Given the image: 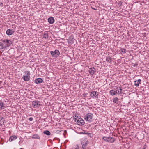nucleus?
<instances>
[{
    "instance_id": "f257e3e1",
    "label": "nucleus",
    "mask_w": 149,
    "mask_h": 149,
    "mask_svg": "<svg viewBox=\"0 0 149 149\" xmlns=\"http://www.w3.org/2000/svg\"><path fill=\"white\" fill-rule=\"evenodd\" d=\"M81 143L82 146L81 149H87V146L88 142L86 139H82Z\"/></svg>"
},
{
    "instance_id": "f03ea898",
    "label": "nucleus",
    "mask_w": 149,
    "mask_h": 149,
    "mask_svg": "<svg viewBox=\"0 0 149 149\" xmlns=\"http://www.w3.org/2000/svg\"><path fill=\"white\" fill-rule=\"evenodd\" d=\"M93 115L90 113L86 114L84 117V119L86 121H92Z\"/></svg>"
},
{
    "instance_id": "7ed1b4c3",
    "label": "nucleus",
    "mask_w": 149,
    "mask_h": 149,
    "mask_svg": "<svg viewBox=\"0 0 149 149\" xmlns=\"http://www.w3.org/2000/svg\"><path fill=\"white\" fill-rule=\"evenodd\" d=\"M50 53L52 56L54 57H57L60 54V52L58 50H55L54 51H51Z\"/></svg>"
},
{
    "instance_id": "20e7f679",
    "label": "nucleus",
    "mask_w": 149,
    "mask_h": 149,
    "mask_svg": "<svg viewBox=\"0 0 149 149\" xmlns=\"http://www.w3.org/2000/svg\"><path fill=\"white\" fill-rule=\"evenodd\" d=\"M32 105L34 108L38 107L41 105L40 102L38 101H33L32 103Z\"/></svg>"
},
{
    "instance_id": "39448f33",
    "label": "nucleus",
    "mask_w": 149,
    "mask_h": 149,
    "mask_svg": "<svg viewBox=\"0 0 149 149\" xmlns=\"http://www.w3.org/2000/svg\"><path fill=\"white\" fill-rule=\"evenodd\" d=\"M115 88H114V91H115V95L117 94H121L123 93V92L121 91H119V88L118 87H115Z\"/></svg>"
},
{
    "instance_id": "423d86ee",
    "label": "nucleus",
    "mask_w": 149,
    "mask_h": 149,
    "mask_svg": "<svg viewBox=\"0 0 149 149\" xmlns=\"http://www.w3.org/2000/svg\"><path fill=\"white\" fill-rule=\"evenodd\" d=\"M77 124L80 125H84V121L81 118H80L79 119L77 120Z\"/></svg>"
},
{
    "instance_id": "0eeeda50",
    "label": "nucleus",
    "mask_w": 149,
    "mask_h": 149,
    "mask_svg": "<svg viewBox=\"0 0 149 149\" xmlns=\"http://www.w3.org/2000/svg\"><path fill=\"white\" fill-rule=\"evenodd\" d=\"M14 32V31L12 29H9L6 31V33L8 35H10L12 34Z\"/></svg>"
},
{
    "instance_id": "6e6552de",
    "label": "nucleus",
    "mask_w": 149,
    "mask_h": 149,
    "mask_svg": "<svg viewBox=\"0 0 149 149\" xmlns=\"http://www.w3.org/2000/svg\"><path fill=\"white\" fill-rule=\"evenodd\" d=\"M43 80L41 78H38L35 79L34 81V82L36 84H38L42 82Z\"/></svg>"
},
{
    "instance_id": "1a4fd4ad",
    "label": "nucleus",
    "mask_w": 149,
    "mask_h": 149,
    "mask_svg": "<svg viewBox=\"0 0 149 149\" xmlns=\"http://www.w3.org/2000/svg\"><path fill=\"white\" fill-rule=\"evenodd\" d=\"M30 78V76L29 75L24 76L22 77V79L26 81H29Z\"/></svg>"
},
{
    "instance_id": "9d476101",
    "label": "nucleus",
    "mask_w": 149,
    "mask_h": 149,
    "mask_svg": "<svg viewBox=\"0 0 149 149\" xmlns=\"http://www.w3.org/2000/svg\"><path fill=\"white\" fill-rule=\"evenodd\" d=\"M3 42L5 43H6L7 46V47H9V46H10L11 45V44L12 43V42L10 40H9L8 39H6V40H4Z\"/></svg>"
},
{
    "instance_id": "9b49d317",
    "label": "nucleus",
    "mask_w": 149,
    "mask_h": 149,
    "mask_svg": "<svg viewBox=\"0 0 149 149\" xmlns=\"http://www.w3.org/2000/svg\"><path fill=\"white\" fill-rule=\"evenodd\" d=\"M106 61L107 63H109L111 64L112 61H113L112 58L110 56H107L106 58Z\"/></svg>"
},
{
    "instance_id": "f8f14e48",
    "label": "nucleus",
    "mask_w": 149,
    "mask_h": 149,
    "mask_svg": "<svg viewBox=\"0 0 149 149\" xmlns=\"http://www.w3.org/2000/svg\"><path fill=\"white\" fill-rule=\"evenodd\" d=\"M5 121L4 118L0 116V125H3Z\"/></svg>"
},
{
    "instance_id": "ddd939ff",
    "label": "nucleus",
    "mask_w": 149,
    "mask_h": 149,
    "mask_svg": "<svg viewBox=\"0 0 149 149\" xmlns=\"http://www.w3.org/2000/svg\"><path fill=\"white\" fill-rule=\"evenodd\" d=\"M6 104L3 102H0V109H4L6 108Z\"/></svg>"
},
{
    "instance_id": "4468645a",
    "label": "nucleus",
    "mask_w": 149,
    "mask_h": 149,
    "mask_svg": "<svg viewBox=\"0 0 149 149\" xmlns=\"http://www.w3.org/2000/svg\"><path fill=\"white\" fill-rule=\"evenodd\" d=\"M48 22L51 24H53L54 22V20L53 17H50L48 19Z\"/></svg>"
},
{
    "instance_id": "2eb2a0df",
    "label": "nucleus",
    "mask_w": 149,
    "mask_h": 149,
    "mask_svg": "<svg viewBox=\"0 0 149 149\" xmlns=\"http://www.w3.org/2000/svg\"><path fill=\"white\" fill-rule=\"evenodd\" d=\"M141 79H139L137 81H134V84L135 86H138L139 84L141 83Z\"/></svg>"
},
{
    "instance_id": "dca6fc26",
    "label": "nucleus",
    "mask_w": 149,
    "mask_h": 149,
    "mask_svg": "<svg viewBox=\"0 0 149 149\" xmlns=\"http://www.w3.org/2000/svg\"><path fill=\"white\" fill-rule=\"evenodd\" d=\"M17 139V137L15 135L11 136L9 138V141H12Z\"/></svg>"
},
{
    "instance_id": "f3484780",
    "label": "nucleus",
    "mask_w": 149,
    "mask_h": 149,
    "mask_svg": "<svg viewBox=\"0 0 149 149\" xmlns=\"http://www.w3.org/2000/svg\"><path fill=\"white\" fill-rule=\"evenodd\" d=\"M114 141L115 139L114 138L110 137H108V142L110 143H113L114 142Z\"/></svg>"
},
{
    "instance_id": "a211bd4d",
    "label": "nucleus",
    "mask_w": 149,
    "mask_h": 149,
    "mask_svg": "<svg viewBox=\"0 0 149 149\" xmlns=\"http://www.w3.org/2000/svg\"><path fill=\"white\" fill-rule=\"evenodd\" d=\"M97 93L96 91H92L90 94V96L92 97H94L96 95Z\"/></svg>"
},
{
    "instance_id": "6ab92c4d",
    "label": "nucleus",
    "mask_w": 149,
    "mask_h": 149,
    "mask_svg": "<svg viewBox=\"0 0 149 149\" xmlns=\"http://www.w3.org/2000/svg\"><path fill=\"white\" fill-rule=\"evenodd\" d=\"M89 72L91 74H93L95 72V71L93 70L92 68H90L89 70Z\"/></svg>"
},
{
    "instance_id": "aec40b11",
    "label": "nucleus",
    "mask_w": 149,
    "mask_h": 149,
    "mask_svg": "<svg viewBox=\"0 0 149 149\" xmlns=\"http://www.w3.org/2000/svg\"><path fill=\"white\" fill-rule=\"evenodd\" d=\"M109 92L110 94L112 96L115 95V91H114V88L113 90H110Z\"/></svg>"
},
{
    "instance_id": "412c9836",
    "label": "nucleus",
    "mask_w": 149,
    "mask_h": 149,
    "mask_svg": "<svg viewBox=\"0 0 149 149\" xmlns=\"http://www.w3.org/2000/svg\"><path fill=\"white\" fill-rule=\"evenodd\" d=\"M32 138L33 139H39L40 138V136L38 134H34L32 136Z\"/></svg>"
},
{
    "instance_id": "4be33fe9",
    "label": "nucleus",
    "mask_w": 149,
    "mask_h": 149,
    "mask_svg": "<svg viewBox=\"0 0 149 149\" xmlns=\"http://www.w3.org/2000/svg\"><path fill=\"white\" fill-rule=\"evenodd\" d=\"M43 133L47 135H50L51 134L50 132L48 130L45 131Z\"/></svg>"
},
{
    "instance_id": "5701e85b",
    "label": "nucleus",
    "mask_w": 149,
    "mask_h": 149,
    "mask_svg": "<svg viewBox=\"0 0 149 149\" xmlns=\"http://www.w3.org/2000/svg\"><path fill=\"white\" fill-rule=\"evenodd\" d=\"M118 101V99L117 97H115L113 100V102L114 103H116Z\"/></svg>"
},
{
    "instance_id": "b1692460",
    "label": "nucleus",
    "mask_w": 149,
    "mask_h": 149,
    "mask_svg": "<svg viewBox=\"0 0 149 149\" xmlns=\"http://www.w3.org/2000/svg\"><path fill=\"white\" fill-rule=\"evenodd\" d=\"M126 49L123 48H121L120 49L121 52L124 53H125L126 52Z\"/></svg>"
},
{
    "instance_id": "393cba45",
    "label": "nucleus",
    "mask_w": 149,
    "mask_h": 149,
    "mask_svg": "<svg viewBox=\"0 0 149 149\" xmlns=\"http://www.w3.org/2000/svg\"><path fill=\"white\" fill-rule=\"evenodd\" d=\"M103 139L106 141L108 142V137H104L103 138Z\"/></svg>"
},
{
    "instance_id": "a878e982",
    "label": "nucleus",
    "mask_w": 149,
    "mask_h": 149,
    "mask_svg": "<svg viewBox=\"0 0 149 149\" xmlns=\"http://www.w3.org/2000/svg\"><path fill=\"white\" fill-rule=\"evenodd\" d=\"M4 48V47L3 46V44L0 43V49H3Z\"/></svg>"
},
{
    "instance_id": "bb28decb",
    "label": "nucleus",
    "mask_w": 149,
    "mask_h": 149,
    "mask_svg": "<svg viewBox=\"0 0 149 149\" xmlns=\"http://www.w3.org/2000/svg\"><path fill=\"white\" fill-rule=\"evenodd\" d=\"M25 74H26L29 75L30 74V72L29 71H26L25 72Z\"/></svg>"
},
{
    "instance_id": "cd10ccee",
    "label": "nucleus",
    "mask_w": 149,
    "mask_h": 149,
    "mask_svg": "<svg viewBox=\"0 0 149 149\" xmlns=\"http://www.w3.org/2000/svg\"><path fill=\"white\" fill-rule=\"evenodd\" d=\"M33 118L32 117H30L29 118V120L30 121H32L33 120Z\"/></svg>"
},
{
    "instance_id": "c85d7f7f",
    "label": "nucleus",
    "mask_w": 149,
    "mask_h": 149,
    "mask_svg": "<svg viewBox=\"0 0 149 149\" xmlns=\"http://www.w3.org/2000/svg\"><path fill=\"white\" fill-rule=\"evenodd\" d=\"M76 146H77V147L75 149H79V146H78V145H77Z\"/></svg>"
},
{
    "instance_id": "c756f323",
    "label": "nucleus",
    "mask_w": 149,
    "mask_h": 149,
    "mask_svg": "<svg viewBox=\"0 0 149 149\" xmlns=\"http://www.w3.org/2000/svg\"><path fill=\"white\" fill-rule=\"evenodd\" d=\"M3 6V3H0V6L2 7Z\"/></svg>"
},
{
    "instance_id": "7c9ffc66",
    "label": "nucleus",
    "mask_w": 149,
    "mask_h": 149,
    "mask_svg": "<svg viewBox=\"0 0 149 149\" xmlns=\"http://www.w3.org/2000/svg\"><path fill=\"white\" fill-rule=\"evenodd\" d=\"M120 90V91H122V89L121 88H120L119 89V90Z\"/></svg>"
},
{
    "instance_id": "2f4dec72",
    "label": "nucleus",
    "mask_w": 149,
    "mask_h": 149,
    "mask_svg": "<svg viewBox=\"0 0 149 149\" xmlns=\"http://www.w3.org/2000/svg\"><path fill=\"white\" fill-rule=\"evenodd\" d=\"M84 97H85L86 96V94H84Z\"/></svg>"
},
{
    "instance_id": "473e14b6",
    "label": "nucleus",
    "mask_w": 149,
    "mask_h": 149,
    "mask_svg": "<svg viewBox=\"0 0 149 149\" xmlns=\"http://www.w3.org/2000/svg\"><path fill=\"white\" fill-rule=\"evenodd\" d=\"M46 36H47V38L48 37V35H46Z\"/></svg>"
}]
</instances>
